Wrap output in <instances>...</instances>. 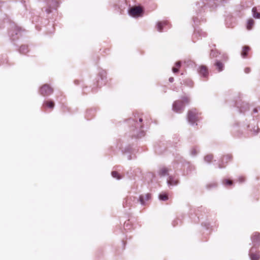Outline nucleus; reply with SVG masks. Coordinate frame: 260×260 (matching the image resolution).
<instances>
[{
	"label": "nucleus",
	"instance_id": "27",
	"mask_svg": "<svg viewBox=\"0 0 260 260\" xmlns=\"http://www.w3.org/2000/svg\"><path fill=\"white\" fill-rule=\"evenodd\" d=\"M172 71L174 73H176L178 72L179 69L176 67H174L172 69Z\"/></svg>",
	"mask_w": 260,
	"mask_h": 260
},
{
	"label": "nucleus",
	"instance_id": "32",
	"mask_svg": "<svg viewBox=\"0 0 260 260\" xmlns=\"http://www.w3.org/2000/svg\"><path fill=\"white\" fill-rule=\"evenodd\" d=\"M174 81V78L173 77H171L169 78V81L170 82H172Z\"/></svg>",
	"mask_w": 260,
	"mask_h": 260
},
{
	"label": "nucleus",
	"instance_id": "33",
	"mask_svg": "<svg viewBox=\"0 0 260 260\" xmlns=\"http://www.w3.org/2000/svg\"><path fill=\"white\" fill-rule=\"evenodd\" d=\"M139 121L140 122H142V121H143V119L142 118H139Z\"/></svg>",
	"mask_w": 260,
	"mask_h": 260
},
{
	"label": "nucleus",
	"instance_id": "34",
	"mask_svg": "<svg viewBox=\"0 0 260 260\" xmlns=\"http://www.w3.org/2000/svg\"><path fill=\"white\" fill-rule=\"evenodd\" d=\"M253 112H255V113L257 112V110L256 109H254L253 110Z\"/></svg>",
	"mask_w": 260,
	"mask_h": 260
},
{
	"label": "nucleus",
	"instance_id": "2",
	"mask_svg": "<svg viewBox=\"0 0 260 260\" xmlns=\"http://www.w3.org/2000/svg\"><path fill=\"white\" fill-rule=\"evenodd\" d=\"M53 89L48 84H44L41 87L39 90V93L43 96H48L52 94Z\"/></svg>",
	"mask_w": 260,
	"mask_h": 260
},
{
	"label": "nucleus",
	"instance_id": "14",
	"mask_svg": "<svg viewBox=\"0 0 260 260\" xmlns=\"http://www.w3.org/2000/svg\"><path fill=\"white\" fill-rule=\"evenodd\" d=\"M43 105L45 106L48 108H50L51 109H53V108L54 107V103L52 101H47L44 102Z\"/></svg>",
	"mask_w": 260,
	"mask_h": 260
},
{
	"label": "nucleus",
	"instance_id": "17",
	"mask_svg": "<svg viewBox=\"0 0 260 260\" xmlns=\"http://www.w3.org/2000/svg\"><path fill=\"white\" fill-rule=\"evenodd\" d=\"M159 199L161 201H167L168 200V196L166 193H161L159 194Z\"/></svg>",
	"mask_w": 260,
	"mask_h": 260
},
{
	"label": "nucleus",
	"instance_id": "29",
	"mask_svg": "<svg viewBox=\"0 0 260 260\" xmlns=\"http://www.w3.org/2000/svg\"><path fill=\"white\" fill-rule=\"evenodd\" d=\"M250 71V69L249 68H246L245 69V72L246 73H249Z\"/></svg>",
	"mask_w": 260,
	"mask_h": 260
},
{
	"label": "nucleus",
	"instance_id": "19",
	"mask_svg": "<svg viewBox=\"0 0 260 260\" xmlns=\"http://www.w3.org/2000/svg\"><path fill=\"white\" fill-rule=\"evenodd\" d=\"M111 174H112V176L113 178H116L117 179H121V178L124 177V176H121L116 171H112L111 173Z\"/></svg>",
	"mask_w": 260,
	"mask_h": 260
},
{
	"label": "nucleus",
	"instance_id": "7",
	"mask_svg": "<svg viewBox=\"0 0 260 260\" xmlns=\"http://www.w3.org/2000/svg\"><path fill=\"white\" fill-rule=\"evenodd\" d=\"M198 72L201 76L204 77H207L208 75V70L205 66H201L198 69Z\"/></svg>",
	"mask_w": 260,
	"mask_h": 260
},
{
	"label": "nucleus",
	"instance_id": "1",
	"mask_svg": "<svg viewBox=\"0 0 260 260\" xmlns=\"http://www.w3.org/2000/svg\"><path fill=\"white\" fill-rule=\"evenodd\" d=\"M199 113L196 109H192L188 111L187 120L191 124L196 123L199 119Z\"/></svg>",
	"mask_w": 260,
	"mask_h": 260
},
{
	"label": "nucleus",
	"instance_id": "15",
	"mask_svg": "<svg viewBox=\"0 0 260 260\" xmlns=\"http://www.w3.org/2000/svg\"><path fill=\"white\" fill-rule=\"evenodd\" d=\"M254 22L253 19H250L248 20L247 23V29L248 30L251 29L254 25Z\"/></svg>",
	"mask_w": 260,
	"mask_h": 260
},
{
	"label": "nucleus",
	"instance_id": "20",
	"mask_svg": "<svg viewBox=\"0 0 260 260\" xmlns=\"http://www.w3.org/2000/svg\"><path fill=\"white\" fill-rule=\"evenodd\" d=\"M182 102V104H188L190 102V99L189 98L186 96H183L182 98V100H180Z\"/></svg>",
	"mask_w": 260,
	"mask_h": 260
},
{
	"label": "nucleus",
	"instance_id": "23",
	"mask_svg": "<svg viewBox=\"0 0 260 260\" xmlns=\"http://www.w3.org/2000/svg\"><path fill=\"white\" fill-rule=\"evenodd\" d=\"M165 24V23L158 22V23L157 24V30L159 31H161L162 29V25Z\"/></svg>",
	"mask_w": 260,
	"mask_h": 260
},
{
	"label": "nucleus",
	"instance_id": "12",
	"mask_svg": "<svg viewBox=\"0 0 260 260\" xmlns=\"http://www.w3.org/2000/svg\"><path fill=\"white\" fill-rule=\"evenodd\" d=\"M222 183L226 187L232 186L234 184L233 180H223Z\"/></svg>",
	"mask_w": 260,
	"mask_h": 260
},
{
	"label": "nucleus",
	"instance_id": "10",
	"mask_svg": "<svg viewBox=\"0 0 260 260\" xmlns=\"http://www.w3.org/2000/svg\"><path fill=\"white\" fill-rule=\"evenodd\" d=\"M214 64L216 67V68L218 69V72H221L223 70L224 65L221 61L216 60Z\"/></svg>",
	"mask_w": 260,
	"mask_h": 260
},
{
	"label": "nucleus",
	"instance_id": "24",
	"mask_svg": "<svg viewBox=\"0 0 260 260\" xmlns=\"http://www.w3.org/2000/svg\"><path fill=\"white\" fill-rule=\"evenodd\" d=\"M217 56V52L213 50H212L211 53L210 54V56L211 58L216 57Z\"/></svg>",
	"mask_w": 260,
	"mask_h": 260
},
{
	"label": "nucleus",
	"instance_id": "28",
	"mask_svg": "<svg viewBox=\"0 0 260 260\" xmlns=\"http://www.w3.org/2000/svg\"><path fill=\"white\" fill-rule=\"evenodd\" d=\"M175 66H176V68L179 69L181 66V62L180 61L177 62L175 64Z\"/></svg>",
	"mask_w": 260,
	"mask_h": 260
},
{
	"label": "nucleus",
	"instance_id": "6",
	"mask_svg": "<svg viewBox=\"0 0 260 260\" xmlns=\"http://www.w3.org/2000/svg\"><path fill=\"white\" fill-rule=\"evenodd\" d=\"M142 12V10L141 7L138 6H136L132 8L129 11V13L131 15L134 16L135 15H137L140 14Z\"/></svg>",
	"mask_w": 260,
	"mask_h": 260
},
{
	"label": "nucleus",
	"instance_id": "13",
	"mask_svg": "<svg viewBox=\"0 0 260 260\" xmlns=\"http://www.w3.org/2000/svg\"><path fill=\"white\" fill-rule=\"evenodd\" d=\"M167 183L169 186L177 185L179 183L178 180H167Z\"/></svg>",
	"mask_w": 260,
	"mask_h": 260
},
{
	"label": "nucleus",
	"instance_id": "35",
	"mask_svg": "<svg viewBox=\"0 0 260 260\" xmlns=\"http://www.w3.org/2000/svg\"><path fill=\"white\" fill-rule=\"evenodd\" d=\"M240 180V182H242V181H243V180L240 179V180Z\"/></svg>",
	"mask_w": 260,
	"mask_h": 260
},
{
	"label": "nucleus",
	"instance_id": "3",
	"mask_svg": "<svg viewBox=\"0 0 260 260\" xmlns=\"http://www.w3.org/2000/svg\"><path fill=\"white\" fill-rule=\"evenodd\" d=\"M253 247H258L260 246V233L254 232L251 237Z\"/></svg>",
	"mask_w": 260,
	"mask_h": 260
},
{
	"label": "nucleus",
	"instance_id": "30",
	"mask_svg": "<svg viewBox=\"0 0 260 260\" xmlns=\"http://www.w3.org/2000/svg\"><path fill=\"white\" fill-rule=\"evenodd\" d=\"M248 109V108H245H245H244V107H241L240 108V111H241V112H244V111H245L246 110H247Z\"/></svg>",
	"mask_w": 260,
	"mask_h": 260
},
{
	"label": "nucleus",
	"instance_id": "8",
	"mask_svg": "<svg viewBox=\"0 0 260 260\" xmlns=\"http://www.w3.org/2000/svg\"><path fill=\"white\" fill-rule=\"evenodd\" d=\"M231 159H232L231 155H229V154L224 155L221 159V163L219 164L218 168H224L225 167L224 162L225 164L228 163V162L229 161L231 160Z\"/></svg>",
	"mask_w": 260,
	"mask_h": 260
},
{
	"label": "nucleus",
	"instance_id": "5",
	"mask_svg": "<svg viewBox=\"0 0 260 260\" xmlns=\"http://www.w3.org/2000/svg\"><path fill=\"white\" fill-rule=\"evenodd\" d=\"M249 255L251 260H259L260 259V251L255 252V249L254 247L250 249Z\"/></svg>",
	"mask_w": 260,
	"mask_h": 260
},
{
	"label": "nucleus",
	"instance_id": "4",
	"mask_svg": "<svg viewBox=\"0 0 260 260\" xmlns=\"http://www.w3.org/2000/svg\"><path fill=\"white\" fill-rule=\"evenodd\" d=\"M184 105L180 101H175L173 105V110L178 113H181L184 109Z\"/></svg>",
	"mask_w": 260,
	"mask_h": 260
},
{
	"label": "nucleus",
	"instance_id": "21",
	"mask_svg": "<svg viewBox=\"0 0 260 260\" xmlns=\"http://www.w3.org/2000/svg\"><path fill=\"white\" fill-rule=\"evenodd\" d=\"M213 158V156L212 154H209V155H206L204 159L206 162H210L211 161V160H212Z\"/></svg>",
	"mask_w": 260,
	"mask_h": 260
},
{
	"label": "nucleus",
	"instance_id": "16",
	"mask_svg": "<svg viewBox=\"0 0 260 260\" xmlns=\"http://www.w3.org/2000/svg\"><path fill=\"white\" fill-rule=\"evenodd\" d=\"M252 12L253 13V16L255 18H260V13L257 12V9L256 7H254L252 8Z\"/></svg>",
	"mask_w": 260,
	"mask_h": 260
},
{
	"label": "nucleus",
	"instance_id": "18",
	"mask_svg": "<svg viewBox=\"0 0 260 260\" xmlns=\"http://www.w3.org/2000/svg\"><path fill=\"white\" fill-rule=\"evenodd\" d=\"M19 52L21 54H25L28 52V47L25 45H22L20 47Z\"/></svg>",
	"mask_w": 260,
	"mask_h": 260
},
{
	"label": "nucleus",
	"instance_id": "11",
	"mask_svg": "<svg viewBox=\"0 0 260 260\" xmlns=\"http://www.w3.org/2000/svg\"><path fill=\"white\" fill-rule=\"evenodd\" d=\"M249 50H250L249 47L247 46L243 47V50L241 52V56L243 58H245L246 57L247 53L249 51Z\"/></svg>",
	"mask_w": 260,
	"mask_h": 260
},
{
	"label": "nucleus",
	"instance_id": "25",
	"mask_svg": "<svg viewBox=\"0 0 260 260\" xmlns=\"http://www.w3.org/2000/svg\"><path fill=\"white\" fill-rule=\"evenodd\" d=\"M190 153L192 155L195 156L198 153V152L195 149H193L191 150Z\"/></svg>",
	"mask_w": 260,
	"mask_h": 260
},
{
	"label": "nucleus",
	"instance_id": "9",
	"mask_svg": "<svg viewBox=\"0 0 260 260\" xmlns=\"http://www.w3.org/2000/svg\"><path fill=\"white\" fill-rule=\"evenodd\" d=\"M151 198V194L150 193H147L145 196L142 194L139 197V201L142 205L145 204V201L149 200Z\"/></svg>",
	"mask_w": 260,
	"mask_h": 260
},
{
	"label": "nucleus",
	"instance_id": "26",
	"mask_svg": "<svg viewBox=\"0 0 260 260\" xmlns=\"http://www.w3.org/2000/svg\"><path fill=\"white\" fill-rule=\"evenodd\" d=\"M216 185L215 184H209V185H208L207 186V188L208 189H210L212 187H216Z\"/></svg>",
	"mask_w": 260,
	"mask_h": 260
},
{
	"label": "nucleus",
	"instance_id": "36",
	"mask_svg": "<svg viewBox=\"0 0 260 260\" xmlns=\"http://www.w3.org/2000/svg\"><path fill=\"white\" fill-rule=\"evenodd\" d=\"M142 127H143V126H142V125H141L140 126V128H142Z\"/></svg>",
	"mask_w": 260,
	"mask_h": 260
},
{
	"label": "nucleus",
	"instance_id": "22",
	"mask_svg": "<svg viewBox=\"0 0 260 260\" xmlns=\"http://www.w3.org/2000/svg\"><path fill=\"white\" fill-rule=\"evenodd\" d=\"M167 173L168 170L165 168L162 169L159 172V174L161 175L160 177H165L166 174H167Z\"/></svg>",
	"mask_w": 260,
	"mask_h": 260
},
{
	"label": "nucleus",
	"instance_id": "31",
	"mask_svg": "<svg viewBox=\"0 0 260 260\" xmlns=\"http://www.w3.org/2000/svg\"><path fill=\"white\" fill-rule=\"evenodd\" d=\"M177 221H174L173 222H172V224L174 226H176V224H177Z\"/></svg>",
	"mask_w": 260,
	"mask_h": 260
}]
</instances>
